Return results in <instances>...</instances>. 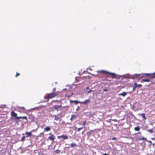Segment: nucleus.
Here are the masks:
<instances>
[{
  "label": "nucleus",
  "instance_id": "1",
  "mask_svg": "<svg viewBox=\"0 0 155 155\" xmlns=\"http://www.w3.org/2000/svg\"><path fill=\"white\" fill-rule=\"evenodd\" d=\"M60 93V92H57L56 93L51 92L47 94L44 97V98L45 99L49 100L56 97Z\"/></svg>",
  "mask_w": 155,
  "mask_h": 155
},
{
  "label": "nucleus",
  "instance_id": "2",
  "mask_svg": "<svg viewBox=\"0 0 155 155\" xmlns=\"http://www.w3.org/2000/svg\"><path fill=\"white\" fill-rule=\"evenodd\" d=\"M11 115L12 117H15V119H23L27 120V118L26 116L23 117H17V114L14 111H12L11 113Z\"/></svg>",
  "mask_w": 155,
  "mask_h": 155
},
{
  "label": "nucleus",
  "instance_id": "3",
  "mask_svg": "<svg viewBox=\"0 0 155 155\" xmlns=\"http://www.w3.org/2000/svg\"><path fill=\"white\" fill-rule=\"evenodd\" d=\"M97 72H99L101 73L104 74H107L108 75H110L112 78H114L116 76V74L114 73L110 72L104 70L98 71Z\"/></svg>",
  "mask_w": 155,
  "mask_h": 155
},
{
  "label": "nucleus",
  "instance_id": "4",
  "mask_svg": "<svg viewBox=\"0 0 155 155\" xmlns=\"http://www.w3.org/2000/svg\"><path fill=\"white\" fill-rule=\"evenodd\" d=\"M154 74L155 75V73H154ZM135 75L137 76L139 75V77L140 78H141L143 77H146V76H147V77H150L152 78H155V75H152L150 76L149 74H143L142 75H141L140 74H139L138 75L137 74H136Z\"/></svg>",
  "mask_w": 155,
  "mask_h": 155
},
{
  "label": "nucleus",
  "instance_id": "5",
  "mask_svg": "<svg viewBox=\"0 0 155 155\" xmlns=\"http://www.w3.org/2000/svg\"><path fill=\"white\" fill-rule=\"evenodd\" d=\"M61 107H62L61 105H54L52 107V108H53L54 110H56L57 111H58L59 110V109Z\"/></svg>",
  "mask_w": 155,
  "mask_h": 155
},
{
  "label": "nucleus",
  "instance_id": "6",
  "mask_svg": "<svg viewBox=\"0 0 155 155\" xmlns=\"http://www.w3.org/2000/svg\"><path fill=\"white\" fill-rule=\"evenodd\" d=\"M91 102V101L89 99L86 100L83 102H81V104L84 105L87 104Z\"/></svg>",
  "mask_w": 155,
  "mask_h": 155
},
{
  "label": "nucleus",
  "instance_id": "7",
  "mask_svg": "<svg viewBox=\"0 0 155 155\" xmlns=\"http://www.w3.org/2000/svg\"><path fill=\"white\" fill-rule=\"evenodd\" d=\"M58 139L61 138L64 140H65L67 139L68 138V137L66 135H62L61 136H58Z\"/></svg>",
  "mask_w": 155,
  "mask_h": 155
},
{
  "label": "nucleus",
  "instance_id": "8",
  "mask_svg": "<svg viewBox=\"0 0 155 155\" xmlns=\"http://www.w3.org/2000/svg\"><path fill=\"white\" fill-rule=\"evenodd\" d=\"M49 134L50 135V136L48 137V139L50 140H54L55 139V137L54 136L51 134Z\"/></svg>",
  "mask_w": 155,
  "mask_h": 155
},
{
  "label": "nucleus",
  "instance_id": "9",
  "mask_svg": "<svg viewBox=\"0 0 155 155\" xmlns=\"http://www.w3.org/2000/svg\"><path fill=\"white\" fill-rule=\"evenodd\" d=\"M136 140L137 141H140V140H145L146 141H147V139H146V138L142 137V138L141 137H137L136 138Z\"/></svg>",
  "mask_w": 155,
  "mask_h": 155
},
{
  "label": "nucleus",
  "instance_id": "10",
  "mask_svg": "<svg viewBox=\"0 0 155 155\" xmlns=\"http://www.w3.org/2000/svg\"><path fill=\"white\" fill-rule=\"evenodd\" d=\"M80 101H77V100H75V101H72V100H70V103H72L73 102H74L75 104H78V103H80L81 104Z\"/></svg>",
  "mask_w": 155,
  "mask_h": 155
},
{
  "label": "nucleus",
  "instance_id": "11",
  "mask_svg": "<svg viewBox=\"0 0 155 155\" xmlns=\"http://www.w3.org/2000/svg\"><path fill=\"white\" fill-rule=\"evenodd\" d=\"M25 133L27 134V136L26 137H30L32 135V134L31 133V132H28L27 131H26Z\"/></svg>",
  "mask_w": 155,
  "mask_h": 155
},
{
  "label": "nucleus",
  "instance_id": "12",
  "mask_svg": "<svg viewBox=\"0 0 155 155\" xmlns=\"http://www.w3.org/2000/svg\"><path fill=\"white\" fill-rule=\"evenodd\" d=\"M50 130L51 128L49 127H47L44 129V131H48Z\"/></svg>",
  "mask_w": 155,
  "mask_h": 155
},
{
  "label": "nucleus",
  "instance_id": "13",
  "mask_svg": "<svg viewBox=\"0 0 155 155\" xmlns=\"http://www.w3.org/2000/svg\"><path fill=\"white\" fill-rule=\"evenodd\" d=\"M71 147H76L77 146V144L74 143H72L70 144Z\"/></svg>",
  "mask_w": 155,
  "mask_h": 155
},
{
  "label": "nucleus",
  "instance_id": "14",
  "mask_svg": "<svg viewBox=\"0 0 155 155\" xmlns=\"http://www.w3.org/2000/svg\"><path fill=\"white\" fill-rule=\"evenodd\" d=\"M93 131L92 130H91L90 131L87 132V134L88 136V137H90L92 134V133L93 132Z\"/></svg>",
  "mask_w": 155,
  "mask_h": 155
},
{
  "label": "nucleus",
  "instance_id": "15",
  "mask_svg": "<svg viewBox=\"0 0 155 155\" xmlns=\"http://www.w3.org/2000/svg\"><path fill=\"white\" fill-rule=\"evenodd\" d=\"M127 94V92H124L121 93H120L119 94V95H122L123 97L125 96Z\"/></svg>",
  "mask_w": 155,
  "mask_h": 155
},
{
  "label": "nucleus",
  "instance_id": "16",
  "mask_svg": "<svg viewBox=\"0 0 155 155\" xmlns=\"http://www.w3.org/2000/svg\"><path fill=\"white\" fill-rule=\"evenodd\" d=\"M18 109L20 110H21V111L23 112H24L25 111V109L24 107H21L18 108Z\"/></svg>",
  "mask_w": 155,
  "mask_h": 155
},
{
  "label": "nucleus",
  "instance_id": "17",
  "mask_svg": "<svg viewBox=\"0 0 155 155\" xmlns=\"http://www.w3.org/2000/svg\"><path fill=\"white\" fill-rule=\"evenodd\" d=\"M150 81V79H143L142 80L141 82H149Z\"/></svg>",
  "mask_w": 155,
  "mask_h": 155
},
{
  "label": "nucleus",
  "instance_id": "18",
  "mask_svg": "<svg viewBox=\"0 0 155 155\" xmlns=\"http://www.w3.org/2000/svg\"><path fill=\"white\" fill-rule=\"evenodd\" d=\"M140 115H141L142 116V117L143 118V119L144 120H145L146 119V117L145 116V114L142 113L141 114H140Z\"/></svg>",
  "mask_w": 155,
  "mask_h": 155
},
{
  "label": "nucleus",
  "instance_id": "19",
  "mask_svg": "<svg viewBox=\"0 0 155 155\" xmlns=\"http://www.w3.org/2000/svg\"><path fill=\"white\" fill-rule=\"evenodd\" d=\"M140 128L139 126L135 127L134 130L136 131H138L140 130Z\"/></svg>",
  "mask_w": 155,
  "mask_h": 155
},
{
  "label": "nucleus",
  "instance_id": "20",
  "mask_svg": "<svg viewBox=\"0 0 155 155\" xmlns=\"http://www.w3.org/2000/svg\"><path fill=\"white\" fill-rule=\"evenodd\" d=\"M54 120H58L59 118L60 117H58L56 115H54Z\"/></svg>",
  "mask_w": 155,
  "mask_h": 155
},
{
  "label": "nucleus",
  "instance_id": "21",
  "mask_svg": "<svg viewBox=\"0 0 155 155\" xmlns=\"http://www.w3.org/2000/svg\"><path fill=\"white\" fill-rule=\"evenodd\" d=\"M134 85L137 86V87H142V85L141 84L137 85V83H134Z\"/></svg>",
  "mask_w": 155,
  "mask_h": 155
},
{
  "label": "nucleus",
  "instance_id": "22",
  "mask_svg": "<svg viewBox=\"0 0 155 155\" xmlns=\"http://www.w3.org/2000/svg\"><path fill=\"white\" fill-rule=\"evenodd\" d=\"M26 137H25V136H23V137H22L21 138V140L22 141H24L25 140V138Z\"/></svg>",
  "mask_w": 155,
  "mask_h": 155
},
{
  "label": "nucleus",
  "instance_id": "23",
  "mask_svg": "<svg viewBox=\"0 0 155 155\" xmlns=\"http://www.w3.org/2000/svg\"><path fill=\"white\" fill-rule=\"evenodd\" d=\"M76 116L74 115H72L71 116V117H72V118H73V119L75 118L76 117Z\"/></svg>",
  "mask_w": 155,
  "mask_h": 155
},
{
  "label": "nucleus",
  "instance_id": "24",
  "mask_svg": "<svg viewBox=\"0 0 155 155\" xmlns=\"http://www.w3.org/2000/svg\"><path fill=\"white\" fill-rule=\"evenodd\" d=\"M147 131L151 133L153 132V130L152 129L148 130Z\"/></svg>",
  "mask_w": 155,
  "mask_h": 155
},
{
  "label": "nucleus",
  "instance_id": "25",
  "mask_svg": "<svg viewBox=\"0 0 155 155\" xmlns=\"http://www.w3.org/2000/svg\"><path fill=\"white\" fill-rule=\"evenodd\" d=\"M83 128V127H81L78 128V132H79L80 131V130L82 129Z\"/></svg>",
  "mask_w": 155,
  "mask_h": 155
},
{
  "label": "nucleus",
  "instance_id": "26",
  "mask_svg": "<svg viewBox=\"0 0 155 155\" xmlns=\"http://www.w3.org/2000/svg\"><path fill=\"white\" fill-rule=\"evenodd\" d=\"M86 121H84L83 122V124L84 125V127H83V128L85 126V124H86Z\"/></svg>",
  "mask_w": 155,
  "mask_h": 155
},
{
  "label": "nucleus",
  "instance_id": "27",
  "mask_svg": "<svg viewBox=\"0 0 155 155\" xmlns=\"http://www.w3.org/2000/svg\"><path fill=\"white\" fill-rule=\"evenodd\" d=\"M20 75V73H19L18 72H17L16 74L15 75V77H17V76H18Z\"/></svg>",
  "mask_w": 155,
  "mask_h": 155
},
{
  "label": "nucleus",
  "instance_id": "28",
  "mask_svg": "<svg viewBox=\"0 0 155 155\" xmlns=\"http://www.w3.org/2000/svg\"><path fill=\"white\" fill-rule=\"evenodd\" d=\"M55 153H60V150H57L55 151Z\"/></svg>",
  "mask_w": 155,
  "mask_h": 155
},
{
  "label": "nucleus",
  "instance_id": "29",
  "mask_svg": "<svg viewBox=\"0 0 155 155\" xmlns=\"http://www.w3.org/2000/svg\"><path fill=\"white\" fill-rule=\"evenodd\" d=\"M136 88H137V86L134 85V86L133 87V90L134 91Z\"/></svg>",
  "mask_w": 155,
  "mask_h": 155
},
{
  "label": "nucleus",
  "instance_id": "30",
  "mask_svg": "<svg viewBox=\"0 0 155 155\" xmlns=\"http://www.w3.org/2000/svg\"><path fill=\"white\" fill-rule=\"evenodd\" d=\"M107 89H103V91H107Z\"/></svg>",
  "mask_w": 155,
  "mask_h": 155
},
{
  "label": "nucleus",
  "instance_id": "31",
  "mask_svg": "<svg viewBox=\"0 0 155 155\" xmlns=\"http://www.w3.org/2000/svg\"><path fill=\"white\" fill-rule=\"evenodd\" d=\"M116 139H117L116 138L114 137L112 138V140H116Z\"/></svg>",
  "mask_w": 155,
  "mask_h": 155
},
{
  "label": "nucleus",
  "instance_id": "32",
  "mask_svg": "<svg viewBox=\"0 0 155 155\" xmlns=\"http://www.w3.org/2000/svg\"><path fill=\"white\" fill-rule=\"evenodd\" d=\"M92 90H90L89 91H88V93H90V92H91V91H92Z\"/></svg>",
  "mask_w": 155,
  "mask_h": 155
},
{
  "label": "nucleus",
  "instance_id": "33",
  "mask_svg": "<svg viewBox=\"0 0 155 155\" xmlns=\"http://www.w3.org/2000/svg\"><path fill=\"white\" fill-rule=\"evenodd\" d=\"M103 155H109L106 153H103Z\"/></svg>",
  "mask_w": 155,
  "mask_h": 155
},
{
  "label": "nucleus",
  "instance_id": "34",
  "mask_svg": "<svg viewBox=\"0 0 155 155\" xmlns=\"http://www.w3.org/2000/svg\"><path fill=\"white\" fill-rule=\"evenodd\" d=\"M133 107L134 108H135V106L134 105H134L133 106Z\"/></svg>",
  "mask_w": 155,
  "mask_h": 155
},
{
  "label": "nucleus",
  "instance_id": "35",
  "mask_svg": "<svg viewBox=\"0 0 155 155\" xmlns=\"http://www.w3.org/2000/svg\"><path fill=\"white\" fill-rule=\"evenodd\" d=\"M137 134H140V135L141 134V133L140 132H138Z\"/></svg>",
  "mask_w": 155,
  "mask_h": 155
},
{
  "label": "nucleus",
  "instance_id": "36",
  "mask_svg": "<svg viewBox=\"0 0 155 155\" xmlns=\"http://www.w3.org/2000/svg\"><path fill=\"white\" fill-rule=\"evenodd\" d=\"M89 89V87H87L86 88V90L88 89Z\"/></svg>",
  "mask_w": 155,
  "mask_h": 155
},
{
  "label": "nucleus",
  "instance_id": "37",
  "mask_svg": "<svg viewBox=\"0 0 155 155\" xmlns=\"http://www.w3.org/2000/svg\"><path fill=\"white\" fill-rule=\"evenodd\" d=\"M148 142L150 143H152V142L150 140H149L148 141Z\"/></svg>",
  "mask_w": 155,
  "mask_h": 155
},
{
  "label": "nucleus",
  "instance_id": "38",
  "mask_svg": "<svg viewBox=\"0 0 155 155\" xmlns=\"http://www.w3.org/2000/svg\"><path fill=\"white\" fill-rule=\"evenodd\" d=\"M72 94H72L71 96L68 95V96H67L68 97H70L71 96H72Z\"/></svg>",
  "mask_w": 155,
  "mask_h": 155
},
{
  "label": "nucleus",
  "instance_id": "39",
  "mask_svg": "<svg viewBox=\"0 0 155 155\" xmlns=\"http://www.w3.org/2000/svg\"><path fill=\"white\" fill-rule=\"evenodd\" d=\"M73 119V118H72V117H71V118H70V120H72Z\"/></svg>",
  "mask_w": 155,
  "mask_h": 155
},
{
  "label": "nucleus",
  "instance_id": "40",
  "mask_svg": "<svg viewBox=\"0 0 155 155\" xmlns=\"http://www.w3.org/2000/svg\"><path fill=\"white\" fill-rule=\"evenodd\" d=\"M16 123H18V121H16Z\"/></svg>",
  "mask_w": 155,
  "mask_h": 155
},
{
  "label": "nucleus",
  "instance_id": "41",
  "mask_svg": "<svg viewBox=\"0 0 155 155\" xmlns=\"http://www.w3.org/2000/svg\"><path fill=\"white\" fill-rule=\"evenodd\" d=\"M108 77V76H107L106 77V78H107Z\"/></svg>",
  "mask_w": 155,
  "mask_h": 155
},
{
  "label": "nucleus",
  "instance_id": "42",
  "mask_svg": "<svg viewBox=\"0 0 155 155\" xmlns=\"http://www.w3.org/2000/svg\"><path fill=\"white\" fill-rule=\"evenodd\" d=\"M136 103H137V102H136L135 103V104H136Z\"/></svg>",
  "mask_w": 155,
  "mask_h": 155
}]
</instances>
